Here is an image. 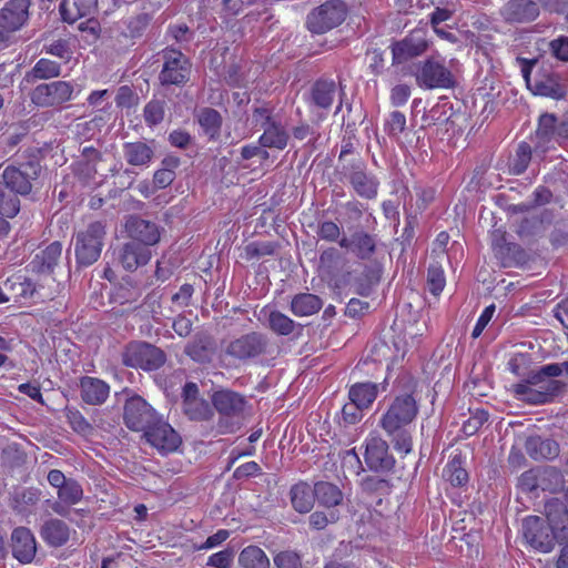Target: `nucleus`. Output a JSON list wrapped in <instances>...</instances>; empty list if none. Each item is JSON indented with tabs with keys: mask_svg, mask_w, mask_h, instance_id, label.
<instances>
[{
	"mask_svg": "<svg viewBox=\"0 0 568 568\" xmlns=\"http://www.w3.org/2000/svg\"><path fill=\"white\" fill-rule=\"evenodd\" d=\"M417 414V400L412 394H403L393 399L379 420V426L392 438L395 449L405 455L413 448L408 427Z\"/></svg>",
	"mask_w": 568,
	"mask_h": 568,
	"instance_id": "1",
	"label": "nucleus"
},
{
	"mask_svg": "<svg viewBox=\"0 0 568 568\" xmlns=\"http://www.w3.org/2000/svg\"><path fill=\"white\" fill-rule=\"evenodd\" d=\"M560 376L557 365H544L538 371L531 372L527 379L514 384L513 392L516 397L531 405L550 403L565 389V383L555 379Z\"/></svg>",
	"mask_w": 568,
	"mask_h": 568,
	"instance_id": "2",
	"label": "nucleus"
},
{
	"mask_svg": "<svg viewBox=\"0 0 568 568\" xmlns=\"http://www.w3.org/2000/svg\"><path fill=\"white\" fill-rule=\"evenodd\" d=\"M526 541L541 552H550L557 542L568 538L566 527L552 526L538 516H529L523 521Z\"/></svg>",
	"mask_w": 568,
	"mask_h": 568,
	"instance_id": "3",
	"label": "nucleus"
},
{
	"mask_svg": "<svg viewBox=\"0 0 568 568\" xmlns=\"http://www.w3.org/2000/svg\"><path fill=\"white\" fill-rule=\"evenodd\" d=\"M342 182H347L354 192L362 199L373 200L377 196L379 181L377 176L367 170V164L362 159H354L342 164L337 169Z\"/></svg>",
	"mask_w": 568,
	"mask_h": 568,
	"instance_id": "4",
	"label": "nucleus"
},
{
	"mask_svg": "<svg viewBox=\"0 0 568 568\" xmlns=\"http://www.w3.org/2000/svg\"><path fill=\"white\" fill-rule=\"evenodd\" d=\"M104 236L105 226L99 221L90 223L85 230L77 233L74 254L79 266L87 267L99 260Z\"/></svg>",
	"mask_w": 568,
	"mask_h": 568,
	"instance_id": "5",
	"label": "nucleus"
},
{
	"mask_svg": "<svg viewBox=\"0 0 568 568\" xmlns=\"http://www.w3.org/2000/svg\"><path fill=\"white\" fill-rule=\"evenodd\" d=\"M162 69L159 73V81L163 87H182L189 80L192 72L190 59L180 50L165 48L162 50Z\"/></svg>",
	"mask_w": 568,
	"mask_h": 568,
	"instance_id": "6",
	"label": "nucleus"
},
{
	"mask_svg": "<svg viewBox=\"0 0 568 568\" xmlns=\"http://www.w3.org/2000/svg\"><path fill=\"white\" fill-rule=\"evenodd\" d=\"M346 18V7L342 0H327L313 9L306 19L312 33L323 34L338 27Z\"/></svg>",
	"mask_w": 568,
	"mask_h": 568,
	"instance_id": "7",
	"label": "nucleus"
},
{
	"mask_svg": "<svg viewBox=\"0 0 568 568\" xmlns=\"http://www.w3.org/2000/svg\"><path fill=\"white\" fill-rule=\"evenodd\" d=\"M416 84L425 90L450 89L455 84L453 72L435 58L419 63L415 72Z\"/></svg>",
	"mask_w": 568,
	"mask_h": 568,
	"instance_id": "8",
	"label": "nucleus"
},
{
	"mask_svg": "<svg viewBox=\"0 0 568 568\" xmlns=\"http://www.w3.org/2000/svg\"><path fill=\"white\" fill-rule=\"evenodd\" d=\"M165 363V354L146 342H132L123 353V364L129 367L155 371Z\"/></svg>",
	"mask_w": 568,
	"mask_h": 568,
	"instance_id": "9",
	"label": "nucleus"
},
{
	"mask_svg": "<svg viewBox=\"0 0 568 568\" xmlns=\"http://www.w3.org/2000/svg\"><path fill=\"white\" fill-rule=\"evenodd\" d=\"M161 417L141 396L134 395L125 400L123 420L132 432L143 434Z\"/></svg>",
	"mask_w": 568,
	"mask_h": 568,
	"instance_id": "10",
	"label": "nucleus"
},
{
	"mask_svg": "<svg viewBox=\"0 0 568 568\" xmlns=\"http://www.w3.org/2000/svg\"><path fill=\"white\" fill-rule=\"evenodd\" d=\"M536 61L525 62L521 68L523 77L528 89L535 95H541L559 100L566 95V88L555 73L537 72L531 77V70Z\"/></svg>",
	"mask_w": 568,
	"mask_h": 568,
	"instance_id": "11",
	"label": "nucleus"
},
{
	"mask_svg": "<svg viewBox=\"0 0 568 568\" xmlns=\"http://www.w3.org/2000/svg\"><path fill=\"white\" fill-rule=\"evenodd\" d=\"M268 337L260 332H250L231 341L225 347V354L241 362L254 359L266 354Z\"/></svg>",
	"mask_w": 568,
	"mask_h": 568,
	"instance_id": "12",
	"label": "nucleus"
},
{
	"mask_svg": "<svg viewBox=\"0 0 568 568\" xmlns=\"http://www.w3.org/2000/svg\"><path fill=\"white\" fill-rule=\"evenodd\" d=\"M75 87L69 81H53L37 85L31 92V101L41 108L59 106L72 100Z\"/></svg>",
	"mask_w": 568,
	"mask_h": 568,
	"instance_id": "13",
	"label": "nucleus"
},
{
	"mask_svg": "<svg viewBox=\"0 0 568 568\" xmlns=\"http://www.w3.org/2000/svg\"><path fill=\"white\" fill-rule=\"evenodd\" d=\"M562 486V475L555 467L529 469L519 477V487L526 493H532L537 488L556 491Z\"/></svg>",
	"mask_w": 568,
	"mask_h": 568,
	"instance_id": "14",
	"label": "nucleus"
},
{
	"mask_svg": "<svg viewBox=\"0 0 568 568\" xmlns=\"http://www.w3.org/2000/svg\"><path fill=\"white\" fill-rule=\"evenodd\" d=\"M40 166L36 163H26L20 168L7 166L2 174L1 186L8 187L18 195H28L32 190V181L37 180Z\"/></svg>",
	"mask_w": 568,
	"mask_h": 568,
	"instance_id": "15",
	"label": "nucleus"
},
{
	"mask_svg": "<svg viewBox=\"0 0 568 568\" xmlns=\"http://www.w3.org/2000/svg\"><path fill=\"white\" fill-rule=\"evenodd\" d=\"M427 31L423 28L412 30L404 39L392 45L393 62L405 63L420 57L428 49Z\"/></svg>",
	"mask_w": 568,
	"mask_h": 568,
	"instance_id": "16",
	"label": "nucleus"
},
{
	"mask_svg": "<svg viewBox=\"0 0 568 568\" xmlns=\"http://www.w3.org/2000/svg\"><path fill=\"white\" fill-rule=\"evenodd\" d=\"M364 444V460L371 470L387 473L394 468L395 458L389 453V446L385 439L369 435Z\"/></svg>",
	"mask_w": 568,
	"mask_h": 568,
	"instance_id": "17",
	"label": "nucleus"
},
{
	"mask_svg": "<svg viewBox=\"0 0 568 568\" xmlns=\"http://www.w3.org/2000/svg\"><path fill=\"white\" fill-rule=\"evenodd\" d=\"M143 437L163 455L175 452L182 443L180 435L162 416L143 434Z\"/></svg>",
	"mask_w": 568,
	"mask_h": 568,
	"instance_id": "18",
	"label": "nucleus"
},
{
	"mask_svg": "<svg viewBox=\"0 0 568 568\" xmlns=\"http://www.w3.org/2000/svg\"><path fill=\"white\" fill-rule=\"evenodd\" d=\"M125 230L132 241L148 248L158 244L161 240L162 229L155 222L144 220L138 215L128 219Z\"/></svg>",
	"mask_w": 568,
	"mask_h": 568,
	"instance_id": "19",
	"label": "nucleus"
},
{
	"mask_svg": "<svg viewBox=\"0 0 568 568\" xmlns=\"http://www.w3.org/2000/svg\"><path fill=\"white\" fill-rule=\"evenodd\" d=\"M500 16L507 23H530L540 16L539 3L535 0H508L500 9Z\"/></svg>",
	"mask_w": 568,
	"mask_h": 568,
	"instance_id": "20",
	"label": "nucleus"
},
{
	"mask_svg": "<svg viewBox=\"0 0 568 568\" xmlns=\"http://www.w3.org/2000/svg\"><path fill=\"white\" fill-rule=\"evenodd\" d=\"M31 0H10L0 10V27L11 36L29 20Z\"/></svg>",
	"mask_w": 568,
	"mask_h": 568,
	"instance_id": "21",
	"label": "nucleus"
},
{
	"mask_svg": "<svg viewBox=\"0 0 568 568\" xmlns=\"http://www.w3.org/2000/svg\"><path fill=\"white\" fill-rule=\"evenodd\" d=\"M12 556L21 564H29L37 552L33 534L26 527H18L11 534Z\"/></svg>",
	"mask_w": 568,
	"mask_h": 568,
	"instance_id": "22",
	"label": "nucleus"
},
{
	"mask_svg": "<svg viewBox=\"0 0 568 568\" xmlns=\"http://www.w3.org/2000/svg\"><path fill=\"white\" fill-rule=\"evenodd\" d=\"M338 245L356 255L359 260H369L376 251L375 236L363 230L355 231L349 237L343 236Z\"/></svg>",
	"mask_w": 568,
	"mask_h": 568,
	"instance_id": "23",
	"label": "nucleus"
},
{
	"mask_svg": "<svg viewBox=\"0 0 568 568\" xmlns=\"http://www.w3.org/2000/svg\"><path fill=\"white\" fill-rule=\"evenodd\" d=\"M212 404L219 414L234 417L243 413L246 399L243 395L234 390L220 389L213 393Z\"/></svg>",
	"mask_w": 568,
	"mask_h": 568,
	"instance_id": "24",
	"label": "nucleus"
},
{
	"mask_svg": "<svg viewBox=\"0 0 568 568\" xmlns=\"http://www.w3.org/2000/svg\"><path fill=\"white\" fill-rule=\"evenodd\" d=\"M118 258L125 271L133 272L150 261L151 251L138 242L130 241L119 250Z\"/></svg>",
	"mask_w": 568,
	"mask_h": 568,
	"instance_id": "25",
	"label": "nucleus"
},
{
	"mask_svg": "<svg viewBox=\"0 0 568 568\" xmlns=\"http://www.w3.org/2000/svg\"><path fill=\"white\" fill-rule=\"evenodd\" d=\"M557 118L554 114L545 113L539 116L538 128L536 130L535 151L545 153L555 148Z\"/></svg>",
	"mask_w": 568,
	"mask_h": 568,
	"instance_id": "26",
	"label": "nucleus"
},
{
	"mask_svg": "<svg viewBox=\"0 0 568 568\" xmlns=\"http://www.w3.org/2000/svg\"><path fill=\"white\" fill-rule=\"evenodd\" d=\"M81 398L89 405L103 404L110 394V386L102 379L83 376L80 379Z\"/></svg>",
	"mask_w": 568,
	"mask_h": 568,
	"instance_id": "27",
	"label": "nucleus"
},
{
	"mask_svg": "<svg viewBox=\"0 0 568 568\" xmlns=\"http://www.w3.org/2000/svg\"><path fill=\"white\" fill-rule=\"evenodd\" d=\"M337 95V84L334 80L320 79L311 89V106L329 110Z\"/></svg>",
	"mask_w": 568,
	"mask_h": 568,
	"instance_id": "28",
	"label": "nucleus"
},
{
	"mask_svg": "<svg viewBox=\"0 0 568 568\" xmlns=\"http://www.w3.org/2000/svg\"><path fill=\"white\" fill-rule=\"evenodd\" d=\"M62 254V245L55 241L49 244L44 250L36 254L29 266L37 273H50L58 264Z\"/></svg>",
	"mask_w": 568,
	"mask_h": 568,
	"instance_id": "29",
	"label": "nucleus"
},
{
	"mask_svg": "<svg viewBox=\"0 0 568 568\" xmlns=\"http://www.w3.org/2000/svg\"><path fill=\"white\" fill-rule=\"evenodd\" d=\"M526 453L534 459H552L559 454V445L550 438L530 436L525 443Z\"/></svg>",
	"mask_w": 568,
	"mask_h": 568,
	"instance_id": "30",
	"label": "nucleus"
},
{
	"mask_svg": "<svg viewBox=\"0 0 568 568\" xmlns=\"http://www.w3.org/2000/svg\"><path fill=\"white\" fill-rule=\"evenodd\" d=\"M40 535L49 546L61 547L69 540L70 528L63 520L52 518L42 525Z\"/></svg>",
	"mask_w": 568,
	"mask_h": 568,
	"instance_id": "31",
	"label": "nucleus"
},
{
	"mask_svg": "<svg viewBox=\"0 0 568 568\" xmlns=\"http://www.w3.org/2000/svg\"><path fill=\"white\" fill-rule=\"evenodd\" d=\"M123 156L133 166H149L154 158L153 148L142 141L123 144Z\"/></svg>",
	"mask_w": 568,
	"mask_h": 568,
	"instance_id": "32",
	"label": "nucleus"
},
{
	"mask_svg": "<svg viewBox=\"0 0 568 568\" xmlns=\"http://www.w3.org/2000/svg\"><path fill=\"white\" fill-rule=\"evenodd\" d=\"M4 287L11 294L10 298H13L14 302L29 301L33 298L37 292V286L32 280L21 274L7 278Z\"/></svg>",
	"mask_w": 568,
	"mask_h": 568,
	"instance_id": "33",
	"label": "nucleus"
},
{
	"mask_svg": "<svg viewBox=\"0 0 568 568\" xmlns=\"http://www.w3.org/2000/svg\"><path fill=\"white\" fill-rule=\"evenodd\" d=\"M323 307V301L320 296L312 293L296 294L292 301L290 310L298 317L316 314Z\"/></svg>",
	"mask_w": 568,
	"mask_h": 568,
	"instance_id": "34",
	"label": "nucleus"
},
{
	"mask_svg": "<svg viewBox=\"0 0 568 568\" xmlns=\"http://www.w3.org/2000/svg\"><path fill=\"white\" fill-rule=\"evenodd\" d=\"M264 132L258 138L261 146L268 149L284 150L287 146L290 135L281 121H276L270 126H265Z\"/></svg>",
	"mask_w": 568,
	"mask_h": 568,
	"instance_id": "35",
	"label": "nucleus"
},
{
	"mask_svg": "<svg viewBox=\"0 0 568 568\" xmlns=\"http://www.w3.org/2000/svg\"><path fill=\"white\" fill-rule=\"evenodd\" d=\"M262 312L266 317L267 328H270L276 335L288 336L294 332V329L297 326L301 327L300 324L295 323V321H293L291 317H288L287 315L280 311L263 310Z\"/></svg>",
	"mask_w": 568,
	"mask_h": 568,
	"instance_id": "36",
	"label": "nucleus"
},
{
	"mask_svg": "<svg viewBox=\"0 0 568 568\" xmlns=\"http://www.w3.org/2000/svg\"><path fill=\"white\" fill-rule=\"evenodd\" d=\"M464 464L465 457L462 454L452 456L443 470V477L455 487L466 485L469 476Z\"/></svg>",
	"mask_w": 568,
	"mask_h": 568,
	"instance_id": "37",
	"label": "nucleus"
},
{
	"mask_svg": "<svg viewBox=\"0 0 568 568\" xmlns=\"http://www.w3.org/2000/svg\"><path fill=\"white\" fill-rule=\"evenodd\" d=\"M378 393V386L372 382L356 383L354 384L348 396L351 402L357 405L359 408H368L376 399Z\"/></svg>",
	"mask_w": 568,
	"mask_h": 568,
	"instance_id": "38",
	"label": "nucleus"
},
{
	"mask_svg": "<svg viewBox=\"0 0 568 568\" xmlns=\"http://www.w3.org/2000/svg\"><path fill=\"white\" fill-rule=\"evenodd\" d=\"M315 493L306 483H298L291 488V501L294 509L301 514L308 513L314 505Z\"/></svg>",
	"mask_w": 568,
	"mask_h": 568,
	"instance_id": "39",
	"label": "nucleus"
},
{
	"mask_svg": "<svg viewBox=\"0 0 568 568\" xmlns=\"http://www.w3.org/2000/svg\"><path fill=\"white\" fill-rule=\"evenodd\" d=\"M314 493L318 504L328 508L339 505L343 500L342 490L332 483H316L314 485Z\"/></svg>",
	"mask_w": 568,
	"mask_h": 568,
	"instance_id": "40",
	"label": "nucleus"
},
{
	"mask_svg": "<svg viewBox=\"0 0 568 568\" xmlns=\"http://www.w3.org/2000/svg\"><path fill=\"white\" fill-rule=\"evenodd\" d=\"M197 122L209 139L213 140L220 135L222 116L216 110L212 108H204L200 110L197 114Z\"/></svg>",
	"mask_w": 568,
	"mask_h": 568,
	"instance_id": "41",
	"label": "nucleus"
},
{
	"mask_svg": "<svg viewBox=\"0 0 568 568\" xmlns=\"http://www.w3.org/2000/svg\"><path fill=\"white\" fill-rule=\"evenodd\" d=\"M545 521L552 526H564L568 530V510L566 503L558 498H551L545 504Z\"/></svg>",
	"mask_w": 568,
	"mask_h": 568,
	"instance_id": "42",
	"label": "nucleus"
},
{
	"mask_svg": "<svg viewBox=\"0 0 568 568\" xmlns=\"http://www.w3.org/2000/svg\"><path fill=\"white\" fill-rule=\"evenodd\" d=\"M241 568H270V559L257 546L245 547L239 556Z\"/></svg>",
	"mask_w": 568,
	"mask_h": 568,
	"instance_id": "43",
	"label": "nucleus"
},
{
	"mask_svg": "<svg viewBox=\"0 0 568 568\" xmlns=\"http://www.w3.org/2000/svg\"><path fill=\"white\" fill-rule=\"evenodd\" d=\"M150 22L151 16L149 13H139L124 21V29L121 33L131 40L139 39L143 36Z\"/></svg>",
	"mask_w": 568,
	"mask_h": 568,
	"instance_id": "44",
	"label": "nucleus"
},
{
	"mask_svg": "<svg viewBox=\"0 0 568 568\" xmlns=\"http://www.w3.org/2000/svg\"><path fill=\"white\" fill-rule=\"evenodd\" d=\"M20 212L18 194L0 185V217L12 219Z\"/></svg>",
	"mask_w": 568,
	"mask_h": 568,
	"instance_id": "45",
	"label": "nucleus"
},
{
	"mask_svg": "<svg viewBox=\"0 0 568 568\" xmlns=\"http://www.w3.org/2000/svg\"><path fill=\"white\" fill-rule=\"evenodd\" d=\"M277 120L274 116V108L267 103L254 105L251 114V124L261 130L274 124Z\"/></svg>",
	"mask_w": 568,
	"mask_h": 568,
	"instance_id": "46",
	"label": "nucleus"
},
{
	"mask_svg": "<svg viewBox=\"0 0 568 568\" xmlns=\"http://www.w3.org/2000/svg\"><path fill=\"white\" fill-rule=\"evenodd\" d=\"M182 406L184 414L191 420H205L212 415L210 404L202 398L187 400L186 403H182Z\"/></svg>",
	"mask_w": 568,
	"mask_h": 568,
	"instance_id": "47",
	"label": "nucleus"
},
{
	"mask_svg": "<svg viewBox=\"0 0 568 568\" xmlns=\"http://www.w3.org/2000/svg\"><path fill=\"white\" fill-rule=\"evenodd\" d=\"M31 73L34 79L39 80L57 78L61 74V64L55 61L41 58L33 65Z\"/></svg>",
	"mask_w": 568,
	"mask_h": 568,
	"instance_id": "48",
	"label": "nucleus"
},
{
	"mask_svg": "<svg viewBox=\"0 0 568 568\" xmlns=\"http://www.w3.org/2000/svg\"><path fill=\"white\" fill-rule=\"evenodd\" d=\"M531 146L527 142L519 143L510 162V172L515 175L523 174L531 161Z\"/></svg>",
	"mask_w": 568,
	"mask_h": 568,
	"instance_id": "49",
	"label": "nucleus"
},
{
	"mask_svg": "<svg viewBox=\"0 0 568 568\" xmlns=\"http://www.w3.org/2000/svg\"><path fill=\"white\" fill-rule=\"evenodd\" d=\"M545 231V221L541 214H530L525 217L519 226L518 234L521 237H530L540 235Z\"/></svg>",
	"mask_w": 568,
	"mask_h": 568,
	"instance_id": "50",
	"label": "nucleus"
},
{
	"mask_svg": "<svg viewBox=\"0 0 568 568\" xmlns=\"http://www.w3.org/2000/svg\"><path fill=\"white\" fill-rule=\"evenodd\" d=\"M83 497L82 486L72 478L58 490V498L67 505H75Z\"/></svg>",
	"mask_w": 568,
	"mask_h": 568,
	"instance_id": "51",
	"label": "nucleus"
},
{
	"mask_svg": "<svg viewBox=\"0 0 568 568\" xmlns=\"http://www.w3.org/2000/svg\"><path fill=\"white\" fill-rule=\"evenodd\" d=\"M65 417L68 424L75 433L83 436L90 435L92 433L93 427L78 409L68 408L65 412Z\"/></svg>",
	"mask_w": 568,
	"mask_h": 568,
	"instance_id": "52",
	"label": "nucleus"
},
{
	"mask_svg": "<svg viewBox=\"0 0 568 568\" xmlns=\"http://www.w3.org/2000/svg\"><path fill=\"white\" fill-rule=\"evenodd\" d=\"M445 275L439 264H430L427 271V286L433 295H439L445 287Z\"/></svg>",
	"mask_w": 568,
	"mask_h": 568,
	"instance_id": "53",
	"label": "nucleus"
},
{
	"mask_svg": "<svg viewBox=\"0 0 568 568\" xmlns=\"http://www.w3.org/2000/svg\"><path fill=\"white\" fill-rule=\"evenodd\" d=\"M406 129V116L399 111H393L385 119L384 130L389 136H399Z\"/></svg>",
	"mask_w": 568,
	"mask_h": 568,
	"instance_id": "54",
	"label": "nucleus"
},
{
	"mask_svg": "<svg viewBox=\"0 0 568 568\" xmlns=\"http://www.w3.org/2000/svg\"><path fill=\"white\" fill-rule=\"evenodd\" d=\"M73 172L83 185H90L95 180L97 164L90 161L79 160L74 164Z\"/></svg>",
	"mask_w": 568,
	"mask_h": 568,
	"instance_id": "55",
	"label": "nucleus"
},
{
	"mask_svg": "<svg viewBox=\"0 0 568 568\" xmlns=\"http://www.w3.org/2000/svg\"><path fill=\"white\" fill-rule=\"evenodd\" d=\"M164 101L151 100L146 103L143 110L144 121L148 125L153 126L159 124L164 118Z\"/></svg>",
	"mask_w": 568,
	"mask_h": 568,
	"instance_id": "56",
	"label": "nucleus"
},
{
	"mask_svg": "<svg viewBox=\"0 0 568 568\" xmlns=\"http://www.w3.org/2000/svg\"><path fill=\"white\" fill-rule=\"evenodd\" d=\"M381 275L378 270H368L364 277L356 280L355 292L362 296H368L373 287L379 282Z\"/></svg>",
	"mask_w": 568,
	"mask_h": 568,
	"instance_id": "57",
	"label": "nucleus"
},
{
	"mask_svg": "<svg viewBox=\"0 0 568 568\" xmlns=\"http://www.w3.org/2000/svg\"><path fill=\"white\" fill-rule=\"evenodd\" d=\"M342 255L335 247H329L322 252L320 256V265L327 273H333L341 267Z\"/></svg>",
	"mask_w": 568,
	"mask_h": 568,
	"instance_id": "58",
	"label": "nucleus"
},
{
	"mask_svg": "<svg viewBox=\"0 0 568 568\" xmlns=\"http://www.w3.org/2000/svg\"><path fill=\"white\" fill-rule=\"evenodd\" d=\"M488 413L484 409H477L464 422L462 430L466 436H473L488 420Z\"/></svg>",
	"mask_w": 568,
	"mask_h": 568,
	"instance_id": "59",
	"label": "nucleus"
},
{
	"mask_svg": "<svg viewBox=\"0 0 568 568\" xmlns=\"http://www.w3.org/2000/svg\"><path fill=\"white\" fill-rule=\"evenodd\" d=\"M273 561L276 568H302L301 557L293 550L280 551Z\"/></svg>",
	"mask_w": 568,
	"mask_h": 568,
	"instance_id": "60",
	"label": "nucleus"
},
{
	"mask_svg": "<svg viewBox=\"0 0 568 568\" xmlns=\"http://www.w3.org/2000/svg\"><path fill=\"white\" fill-rule=\"evenodd\" d=\"M317 234L322 240L336 242L339 239L341 229L336 223L325 221L320 224Z\"/></svg>",
	"mask_w": 568,
	"mask_h": 568,
	"instance_id": "61",
	"label": "nucleus"
},
{
	"mask_svg": "<svg viewBox=\"0 0 568 568\" xmlns=\"http://www.w3.org/2000/svg\"><path fill=\"white\" fill-rule=\"evenodd\" d=\"M60 13L62 20L68 23H74L82 17V12L78 9L75 1L64 0L60 3Z\"/></svg>",
	"mask_w": 568,
	"mask_h": 568,
	"instance_id": "62",
	"label": "nucleus"
},
{
	"mask_svg": "<svg viewBox=\"0 0 568 568\" xmlns=\"http://www.w3.org/2000/svg\"><path fill=\"white\" fill-rule=\"evenodd\" d=\"M551 53L560 61L568 62V37L560 36L554 39L550 44Z\"/></svg>",
	"mask_w": 568,
	"mask_h": 568,
	"instance_id": "63",
	"label": "nucleus"
},
{
	"mask_svg": "<svg viewBox=\"0 0 568 568\" xmlns=\"http://www.w3.org/2000/svg\"><path fill=\"white\" fill-rule=\"evenodd\" d=\"M410 97V87L407 84H397L390 91V103L394 106L404 105Z\"/></svg>",
	"mask_w": 568,
	"mask_h": 568,
	"instance_id": "64",
	"label": "nucleus"
}]
</instances>
